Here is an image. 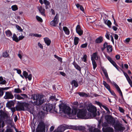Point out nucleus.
Segmentation results:
<instances>
[{"label":"nucleus","mask_w":132,"mask_h":132,"mask_svg":"<svg viewBox=\"0 0 132 132\" xmlns=\"http://www.w3.org/2000/svg\"><path fill=\"white\" fill-rule=\"evenodd\" d=\"M59 106L60 108L62 109L63 112L68 115L70 119H76V109L72 110L71 113V109L70 107L65 105H63L61 107H60V105Z\"/></svg>","instance_id":"1"},{"label":"nucleus","mask_w":132,"mask_h":132,"mask_svg":"<svg viewBox=\"0 0 132 132\" xmlns=\"http://www.w3.org/2000/svg\"><path fill=\"white\" fill-rule=\"evenodd\" d=\"M39 97V95L37 94L32 95L31 98L33 100L32 102L34 104L38 106L41 105L43 103V99Z\"/></svg>","instance_id":"2"},{"label":"nucleus","mask_w":132,"mask_h":132,"mask_svg":"<svg viewBox=\"0 0 132 132\" xmlns=\"http://www.w3.org/2000/svg\"><path fill=\"white\" fill-rule=\"evenodd\" d=\"M76 113L77 112V117L79 118L84 119L90 118V116L86 111L82 110L76 109Z\"/></svg>","instance_id":"3"},{"label":"nucleus","mask_w":132,"mask_h":132,"mask_svg":"<svg viewBox=\"0 0 132 132\" xmlns=\"http://www.w3.org/2000/svg\"><path fill=\"white\" fill-rule=\"evenodd\" d=\"M29 104L26 102H18L17 105L16 107V111H24L29 109Z\"/></svg>","instance_id":"4"},{"label":"nucleus","mask_w":132,"mask_h":132,"mask_svg":"<svg viewBox=\"0 0 132 132\" xmlns=\"http://www.w3.org/2000/svg\"><path fill=\"white\" fill-rule=\"evenodd\" d=\"M88 111L90 112L89 113H88L90 116V118H91L93 117L96 116V108L92 105H89L87 108Z\"/></svg>","instance_id":"5"},{"label":"nucleus","mask_w":132,"mask_h":132,"mask_svg":"<svg viewBox=\"0 0 132 132\" xmlns=\"http://www.w3.org/2000/svg\"><path fill=\"white\" fill-rule=\"evenodd\" d=\"M105 119L107 122L109 124L113 126L115 123V120L114 118L112 116L106 115L105 117Z\"/></svg>","instance_id":"6"},{"label":"nucleus","mask_w":132,"mask_h":132,"mask_svg":"<svg viewBox=\"0 0 132 132\" xmlns=\"http://www.w3.org/2000/svg\"><path fill=\"white\" fill-rule=\"evenodd\" d=\"M45 126L43 122H39L37 127L36 132H45Z\"/></svg>","instance_id":"7"},{"label":"nucleus","mask_w":132,"mask_h":132,"mask_svg":"<svg viewBox=\"0 0 132 132\" xmlns=\"http://www.w3.org/2000/svg\"><path fill=\"white\" fill-rule=\"evenodd\" d=\"M114 127L117 132H122L123 129V128L122 127L119 123H116L114 124Z\"/></svg>","instance_id":"8"},{"label":"nucleus","mask_w":132,"mask_h":132,"mask_svg":"<svg viewBox=\"0 0 132 132\" xmlns=\"http://www.w3.org/2000/svg\"><path fill=\"white\" fill-rule=\"evenodd\" d=\"M52 104H48L45 105L43 108V109L44 111H50L53 109Z\"/></svg>","instance_id":"9"},{"label":"nucleus","mask_w":132,"mask_h":132,"mask_svg":"<svg viewBox=\"0 0 132 132\" xmlns=\"http://www.w3.org/2000/svg\"><path fill=\"white\" fill-rule=\"evenodd\" d=\"M58 16L56 14L53 20L50 22V24L53 26H55L57 24L59 21Z\"/></svg>","instance_id":"10"},{"label":"nucleus","mask_w":132,"mask_h":132,"mask_svg":"<svg viewBox=\"0 0 132 132\" xmlns=\"http://www.w3.org/2000/svg\"><path fill=\"white\" fill-rule=\"evenodd\" d=\"M70 128L75 130H79L80 131H84L85 128L84 126H72Z\"/></svg>","instance_id":"11"},{"label":"nucleus","mask_w":132,"mask_h":132,"mask_svg":"<svg viewBox=\"0 0 132 132\" xmlns=\"http://www.w3.org/2000/svg\"><path fill=\"white\" fill-rule=\"evenodd\" d=\"M60 130V132H63L65 130L67 129H70V127L67 125H62L58 128Z\"/></svg>","instance_id":"12"},{"label":"nucleus","mask_w":132,"mask_h":132,"mask_svg":"<svg viewBox=\"0 0 132 132\" xmlns=\"http://www.w3.org/2000/svg\"><path fill=\"white\" fill-rule=\"evenodd\" d=\"M102 130L103 132H113L114 131L113 128L110 127L106 128L103 127Z\"/></svg>","instance_id":"13"},{"label":"nucleus","mask_w":132,"mask_h":132,"mask_svg":"<svg viewBox=\"0 0 132 132\" xmlns=\"http://www.w3.org/2000/svg\"><path fill=\"white\" fill-rule=\"evenodd\" d=\"M76 30L77 32L80 35H82L83 33V31L81 29L80 26L78 25L76 27Z\"/></svg>","instance_id":"14"},{"label":"nucleus","mask_w":132,"mask_h":132,"mask_svg":"<svg viewBox=\"0 0 132 132\" xmlns=\"http://www.w3.org/2000/svg\"><path fill=\"white\" fill-rule=\"evenodd\" d=\"M38 9L41 14L45 16V10L42 6H40L38 7Z\"/></svg>","instance_id":"15"},{"label":"nucleus","mask_w":132,"mask_h":132,"mask_svg":"<svg viewBox=\"0 0 132 132\" xmlns=\"http://www.w3.org/2000/svg\"><path fill=\"white\" fill-rule=\"evenodd\" d=\"M4 97L6 99H12L13 98V96L11 93L7 92H6V95Z\"/></svg>","instance_id":"16"},{"label":"nucleus","mask_w":132,"mask_h":132,"mask_svg":"<svg viewBox=\"0 0 132 132\" xmlns=\"http://www.w3.org/2000/svg\"><path fill=\"white\" fill-rule=\"evenodd\" d=\"M103 40L102 37L100 36L98 38L96 39L95 42L97 43H100L102 42Z\"/></svg>","instance_id":"17"},{"label":"nucleus","mask_w":132,"mask_h":132,"mask_svg":"<svg viewBox=\"0 0 132 132\" xmlns=\"http://www.w3.org/2000/svg\"><path fill=\"white\" fill-rule=\"evenodd\" d=\"M14 105V102L13 101H11L7 102L6 104V105L7 107L10 108L11 107L13 106Z\"/></svg>","instance_id":"18"},{"label":"nucleus","mask_w":132,"mask_h":132,"mask_svg":"<svg viewBox=\"0 0 132 132\" xmlns=\"http://www.w3.org/2000/svg\"><path fill=\"white\" fill-rule=\"evenodd\" d=\"M45 43L47 46H49L51 43V41L48 38H44Z\"/></svg>","instance_id":"19"},{"label":"nucleus","mask_w":132,"mask_h":132,"mask_svg":"<svg viewBox=\"0 0 132 132\" xmlns=\"http://www.w3.org/2000/svg\"><path fill=\"white\" fill-rule=\"evenodd\" d=\"M9 88L8 87L6 88H0V96H2L4 92L3 90H7Z\"/></svg>","instance_id":"20"},{"label":"nucleus","mask_w":132,"mask_h":132,"mask_svg":"<svg viewBox=\"0 0 132 132\" xmlns=\"http://www.w3.org/2000/svg\"><path fill=\"white\" fill-rule=\"evenodd\" d=\"M78 94L81 96L87 97L88 96V95L87 94H86L84 92H79L78 93Z\"/></svg>","instance_id":"21"},{"label":"nucleus","mask_w":132,"mask_h":132,"mask_svg":"<svg viewBox=\"0 0 132 132\" xmlns=\"http://www.w3.org/2000/svg\"><path fill=\"white\" fill-rule=\"evenodd\" d=\"M63 29L66 34L68 35L69 34L70 31L69 30L67 27H63Z\"/></svg>","instance_id":"22"},{"label":"nucleus","mask_w":132,"mask_h":132,"mask_svg":"<svg viewBox=\"0 0 132 132\" xmlns=\"http://www.w3.org/2000/svg\"><path fill=\"white\" fill-rule=\"evenodd\" d=\"M5 33L7 36L9 37L11 36L12 35V34L9 30H8L5 31Z\"/></svg>","instance_id":"23"},{"label":"nucleus","mask_w":132,"mask_h":132,"mask_svg":"<svg viewBox=\"0 0 132 132\" xmlns=\"http://www.w3.org/2000/svg\"><path fill=\"white\" fill-rule=\"evenodd\" d=\"M6 83V81L4 80L3 78L2 77H0V84H5Z\"/></svg>","instance_id":"24"},{"label":"nucleus","mask_w":132,"mask_h":132,"mask_svg":"<svg viewBox=\"0 0 132 132\" xmlns=\"http://www.w3.org/2000/svg\"><path fill=\"white\" fill-rule=\"evenodd\" d=\"M12 38L13 40L15 41L16 42H18V38L15 34H13Z\"/></svg>","instance_id":"25"},{"label":"nucleus","mask_w":132,"mask_h":132,"mask_svg":"<svg viewBox=\"0 0 132 132\" xmlns=\"http://www.w3.org/2000/svg\"><path fill=\"white\" fill-rule=\"evenodd\" d=\"M104 23L105 24H107L109 28L111 27V23L110 21L109 20H104Z\"/></svg>","instance_id":"26"},{"label":"nucleus","mask_w":132,"mask_h":132,"mask_svg":"<svg viewBox=\"0 0 132 132\" xmlns=\"http://www.w3.org/2000/svg\"><path fill=\"white\" fill-rule=\"evenodd\" d=\"M71 84L73 85L75 87H77L78 86V84L77 82L75 80H73Z\"/></svg>","instance_id":"27"},{"label":"nucleus","mask_w":132,"mask_h":132,"mask_svg":"<svg viewBox=\"0 0 132 132\" xmlns=\"http://www.w3.org/2000/svg\"><path fill=\"white\" fill-rule=\"evenodd\" d=\"M103 83L105 87L108 89L109 90H110V87L108 84H107L106 82L104 81H103Z\"/></svg>","instance_id":"28"},{"label":"nucleus","mask_w":132,"mask_h":132,"mask_svg":"<svg viewBox=\"0 0 132 132\" xmlns=\"http://www.w3.org/2000/svg\"><path fill=\"white\" fill-rule=\"evenodd\" d=\"M56 96L55 95L54 96H51L49 97V100H51L52 101H53L54 100L57 101L58 100V99L56 98Z\"/></svg>","instance_id":"29"},{"label":"nucleus","mask_w":132,"mask_h":132,"mask_svg":"<svg viewBox=\"0 0 132 132\" xmlns=\"http://www.w3.org/2000/svg\"><path fill=\"white\" fill-rule=\"evenodd\" d=\"M92 64L93 65V68L94 70L97 67V64L96 62L94 59H92Z\"/></svg>","instance_id":"30"},{"label":"nucleus","mask_w":132,"mask_h":132,"mask_svg":"<svg viewBox=\"0 0 132 132\" xmlns=\"http://www.w3.org/2000/svg\"><path fill=\"white\" fill-rule=\"evenodd\" d=\"M107 52H111L112 50V48L111 45H108L107 48Z\"/></svg>","instance_id":"31"},{"label":"nucleus","mask_w":132,"mask_h":132,"mask_svg":"<svg viewBox=\"0 0 132 132\" xmlns=\"http://www.w3.org/2000/svg\"><path fill=\"white\" fill-rule=\"evenodd\" d=\"M98 58L97 57V53H94L93 55L91 57V60L92 59H95L96 60H97Z\"/></svg>","instance_id":"32"},{"label":"nucleus","mask_w":132,"mask_h":132,"mask_svg":"<svg viewBox=\"0 0 132 132\" xmlns=\"http://www.w3.org/2000/svg\"><path fill=\"white\" fill-rule=\"evenodd\" d=\"M79 41V38L76 37H75L74 38V44L75 45H77L78 43V41Z\"/></svg>","instance_id":"33"},{"label":"nucleus","mask_w":132,"mask_h":132,"mask_svg":"<svg viewBox=\"0 0 132 132\" xmlns=\"http://www.w3.org/2000/svg\"><path fill=\"white\" fill-rule=\"evenodd\" d=\"M102 107L104 109L106 110L107 111V113L108 114H110V112L108 109L107 107L104 105H102Z\"/></svg>","instance_id":"34"},{"label":"nucleus","mask_w":132,"mask_h":132,"mask_svg":"<svg viewBox=\"0 0 132 132\" xmlns=\"http://www.w3.org/2000/svg\"><path fill=\"white\" fill-rule=\"evenodd\" d=\"M15 98L18 100H23V97H21L20 95L18 94L16 95L15 96Z\"/></svg>","instance_id":"35"},{"label":"nucleus","mask_w":132,"mask_h":132,"mask_svg":"<svg viewBox=\"0 0 132 132\" xmlns=\"http://www.w3.org/2000/svg\"><path fill=\"white\" fill-rule=\"evenodd\" d=\"M102 71L104 73L106 77L107 78V79L109 78L108 73L107 72L106 70L104 69H102Z\"/></svg>","instance_id":"36"},{"label":"nucleus","mask_w":132,"mask_h":132,"mask_svg":"<svg viewBox=\"0 0 132 132\" xmlns=\"http://www.w3.org/2000/svg\"><path fill=\"white\" fill-rule=\"evenodd\" d=\"M3 56L4 57H6L9 56V55L8 54L7 52L5 51L3 53Z\"/></svg>","instance_id":"37"},{"label":"nucleus","mask_w":132,"mask_h":132,"mask_svg":"<svg viewBox=\"0 0 132 132\" xmlns=\"http://www.w3.org/2000/svg\"><path fill=\"white\" fill-rule=\"evenodd\" d=\"M11 8L12 10L14 11H16L18 9L17 6L15 5L12 6Z\"/></svg>","instance_id":"38"},{"label":"nucleus","mask_w":132,"mask_h":132,"mask_svg":"<svg viewBox=\"0 0 132 132\" xmlns=\"http://www.w3.org/2000/svg\"><path fill=\"white\" fill-rule=\"evenodd\" d=\"M14 92L17 93H19L22 92V91L19 88H15L14 90Z\"/></svg>","instance_id":"39"},{"label":"nucleus","mask_w":132,"mask_h":132,"mask_svg":"<svg viewBox=\"0 0 132 132\" xmlns=\"http://www.w3.org/2000/svg\"><path fill=\"white\" fill-rule=\"evenodd\" d=\"M54 56L59 61H60L61 62H62V59L61 58L59 57V56H58L56 55H54Z\"/></svg>","instance_id":"40"},{"label":"nucleus","mask_w":132,"mask_h":132,"mask_svg":"<svg viewBox=\"0 0 132 132\" xmlns=\"http://www.w3.org/2000/svg\"><path fill=\"white\" fill-rule=\"evenodd\" d=\"M113 84L115 86L117 91L120 89L118 86L115 82H113Z\"/></svg>","instance_id":"41"},{"label":"nucleus","mask_w":132,"mask_h":132,"mask_svg":"<svg viewBox=\"0 0 132 132\" xmlns=\"http://www.w3.org/2000/svg\"><path fill=\"white\" fill-rule=\"evenodd\" d=\"M36 18L37 20L41 22H43V20L42 19L38 16H36Z\"/></svg>","instance_id":"42"},{"label":"nucleus","mask_w":132,"mask_h":132,"mask_svg":"<svg viewBox=\"0 0 132 132\" xmlns=\"http://www.w3.org/2000/svg\"><path fill=\"white\" fill-rule=\"evenodd\" d=\"M44 3L46 5H50V3L46 0H43Z\"/></svg>","instance_id":"43"},{"label":"nucleus","mask_w":132,"mask_h":132,"mask_svg":"<svg viewBox=\"0 0 132 132\" xmlns=\"http://www.w3.org/2000/svg\"><path fill=\"white\" fill-rule=\"evenodd\" d=\"M20 95L21 96H22V97H23V100L25 98H27L28 97L27 95L25 94H21Z\"/></svg>","instance_id":"44"},{"label":"nucleus","mask_w":132,"mask_h":132,"mask_svg":"<svg viewBox=\"0 0 132 132\" xmlns=\"http://www.w3.org/2000/svg\"><path fill=\"white\" fill-rule=\"evenodd\" d=\"M108 124V123L107 122V123L105 122H104L102 124V126L103 128H104V127H108L109 126Z\"/></svg>","instance_id":"45"},{"label":"nucleus","mask_w":132,"mask_h":132,"mask_svg":"<svg viewBox=\"0 0 132 132\" xmlns=\"http://www.w3.org/2000/svg\"><path fill=\"white\" fill-rule=\"evenodd\" d=\"M23 75L26 79H27V77L28 76V73L26 71H24L23 72Z\"/></svg>","instance_id":"46"},{"label":"nucleus","mask_w":132,"mask_h":132,"mask_svg":"<svg viewBox=\"0 0 132 132\" xmlns=\"http://www.w3.org/2000/svg\"><path fill=\"white\" fill-rule=\"evenodd\" d=\"M130 38H127L124 41L125 43H128L130 41Z\"/></svg>","instance_id":"47"},{"label":"nucleus","mask_w":132,"mask_h":132,"mask_svg":"<svg viewBox=\"0 0 132 132\" xmlns=\"http://www.w3.org/2000/svg\"><path fill=\"white\" fill-rule=\"evenodd\" d=\"M87 57V56L86 55H84L82 57V59L83 60V61L84 62H85L86 61Z\"/></svg>","instance_id":"48"},{"label":"nucleus","mask_w":132,"mask_h":132,"mask_svg":"<svg viewBox=\"0 0 132 132\" xmlns=\"http://www.w3.org/2000/svg\"><path fill=\"white\" fill-rule=\"evenodd\" d=\"M16 28L18 30H20V31H22L23 30L21 28L20 26L18 25H16Z\"/></svg>","instance_id":"49"},{"label":"nucleus","mask_w":132,"mask_h":132,"mask_svg":"<svg viewBox=\"0 0 132 132\" xmlns=\"http://www.w3.org/2000/svg\"><path fill=\"white\" fill-rule=\"evenodd\" d=\"M75 67L77 69L80 70L81 68L78 65L76 64L74 65Z\"/></svg>","instance_id":"50"},{"label":"nucleus","mask_w":132,"mask_h":132,"mask_svg":"<svg viewBox=\"0 0 132 132\" xmlns=\"http://www.w3.org/2000/svg\"><path fill=\"white\" fill-rule=\"evenodd\" d=\"M87 44L86 43L83 44L81 46V47L82 48H84L86 47L87 46Z\"/></svg>","instance_id":"51"},{"label":"nucleus","mask_w":132,"mask_h":132,"mask_svg":"<svg viewBox=\"0 0 132 132\" xmlns=\"http://www.w3.org/2000/svg\"><path fill=\"white\" fill-rule=\"evenodd\" d=\"M32 75L31 74H30L27 77V78H28L29 80H31L32 78Z\"/></svg>","instance_id":"52"},{"label":"nucleus","mask_w":132,"mask_h":132,"mask_svg":"<svg viewBox=\"0 0 132 132\" xmlns=\"http://www.w3.org/2000/svg\"><path fill=\"white\" fill-rule=\"evenodd\" d=\"M24 37V36H19L18 38V41L22 39Z\"/></svg>","instance_id":"53"},{"label":"nucleus","mask_w":132,"mask_h":132,"mask_svg":"<svg viewBox=\"0 0 132 132\" xmlns=\"http://www.w3.org/2000/svg\"><path fill=\"white\" fill-rule=\"evenodd\" d=\"M109 33L107 32L106 33V34L105 35V37H106V38L108 39L109 40L110 39V37H109Z\"/></svg>","instance_id":"54"},{"label":"nucleus","mask_w":132,"mask_h":132,"mask_svg":"<svg viewBox=\"0 0 132 132\" xmlns=\"http://www.w3.org/2000/svg\"><path fill=\"white\" fill-rule=\"evenodd\" d=\"M108 46L107 43L105 42L103 45L104 49L106 47L107 48Z\"/></svg>","instance_id":"55"},{"label":"nucleus","mask_w":132,"mask_h":132,"mask_svg":"<svg viewBox=\"0 0 132 132\" xmlns=\"http://www.w3.org/2000/svg\"><path fill=\"white\" fill-rule=\"evenodd\" d=\"M1 123L2 124V127H3L4 126V123L2 121V120L1 119L0 120V128L1 127Z\"/></svg>","instance_id":"56"},{"label":"nucleus","mask_w":132,"mask_h":132,"mask_svg":"<svg viewBox=\"0 0 132 132\" xmlns=\"http://www.w3.org/2000/svg\"><path fill=\"white\" fill-rule=\"evenodd\" d=\"M34 36L36 37H41L42 36L41 35H39L37 34H34Z\"/></svg>","instance_id":"57"},{"label":"nucleus","mask_w":132,"mask_h":132,"mask_svg":"<svg viewBox=\"0 0 132 132\" xmlns=\"http://www.w3.org/2000/svg\"><path fill=\"white\" fill-rule=\"evenodd\" d=\"M119 110L120 112L122 113H123L124 112V110L120 107H119Z\"/></svg>","instance_id":"58"},{"label":"nucleus","mask_w":132,"mask_h":132,"mask_svg":"<svg viewBox=\"0 0 132 132\" xmlns=\"http://www.w3.org/2000/svg\"><path fill=\"white\" fill-rule=\"evenodd\" d=\"M10 109L12 112H13V114L14 112L15 111V108H11Z\"/></svg>","instance_id":"59"},{"label":"nucleus","mask_w":132,"mask_h":132,"mask_svg":"<svg viewBox=\"0 0 132 132\" xmlns=\"http://www.w3.org/2000/svg\"><path fill=\"white\" fill-rule=\"evenodd\" d=\"M38 45L40 48L43 49V46L39 42L38 43Z\"/></svg>","instance_id":"60"},{"label":"nucleus","mask_w":132,"mask_h":132,"mask_svg":"<svg viewBox=\"0 0 132 132\" xmlns=\"http://www.w3.org/2000/svg\"><path fill=\"white\" fill-rule=\"evenodd\" d=\"M93 131L94 132H100V130L98 129H94Z\"/></svg>","instance_id":"61"},{"label":"nucleus","mask_w":132,"mask_h":132,"mask_svg":"<svg viewBox=\"0 0 132 132\" xmlns=\"http://www.w3.org/2000/svg\"><path fill=\"white\" fill-rule=\"evenodd\" d=\"M110 92L111 93V94L114 96H116V95L115 93L113 91H111L110 90H110H109Z\"/></svg>","instance_id":"62"},{"label":"nucleus","mask_w":132,"mask_h":132,"mask_svg":"<svg viewBox=\"0 0 132 132\" xmlns=\"http://www.w3.org/2000/svg\"><path fill=\"white\" fill-rule=\"evenodd\" d=\"M111 62L113 64V65L115 67H116V66L117 65L116 63L113 61V60L111 61Z\"/></svg>","instance_id":"63"},{"label":"nucleus","mask_w":132,"mask_h":132,"mask_svg":"<svg viewBox=\"0 0 132 132\" xmlns=\"http://www.w3.org/2000/svg\"><path fill=\"white\" fill-rule=\"evenodd\" d=\"M12 130L11 129H9L6 130V132H12Z\"/></svg>","instance_id":"64"}]
</instances>
